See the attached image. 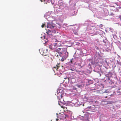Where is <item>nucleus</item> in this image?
Returning a JSON list of instances; mask_svg holds the SVG:
<instances>
[{
    "label": "nucleus",
    "instance_id": "f257e3e1",
    "mask_svg": "<svg viewBox=\"0 0 121 121\" xmlns=\"http://www.w3.org/2000/svg\"><path fill=\"white\" fill-rule=\"evenodd\" d=\"M67 49L66 48H59L55 50L56 52H57L59 54H62L65 52V57H67L68 56V53L67 51Z\"/></svg>",
    "mask_w": 121,
    "mask_h": 121
},
{
    "label": "nucleus",
    "instance_id": "f03ea898",
    "mask_svg": "<svg viewBox=\"0 0 121 121\" xmlns=\"http://www.w3.org/2000/svg\"><path fill=\"white\" fill-rule=\"evenodd\" d=\"M53 41H55L56 43L51 44L52 48V49H54L56 48L58 46H60V42L57 41L56 39H54Z\"/></svg>",
    "mask_w": 121,
    "mask_h": 121
},
{
    "label": "nucleus",
    "instance_id": "7ed1b4c3",
    "mask_svg": "<svg viewBox=\"0 0 121 121\" xmlns=\"http://www.w3.org/2000/svg\"><path fill=\"white\" fill-rule=\"evenodd\" d=\"M116 92L118 95H120L121 94V87L118 88Z\"/></svg>",
    "mask_w": 121,
    "mask_h": 121
},
{
    "label": "nucleus",
    "instance_id": "20e7f679",
    "mask_svg": "<svg viewBox=\"0 0 121 121\" xmlns=\"http://www.w3.org/2000/svg\"><path fill=\"white\" fill-rule=\"evenodd\" d=\"M59 67V64L57 65H56V66L53 67V69L54 70H55V69L56 70H57L58 68Z\"/></svg>",
    "mask_w": 121,
    "mask_h": 121
},
{
    "label": "nucleus",
    "instance_id": "39448f33",
    "mask_svg": "<svg viewBox=\"0 0 121 121\" xmlns=\"http://www.w3.org/2000/svg\"><path fill=\"white\" fill-rule=\"evenodd\" d=\"M46 33L49 35H51L52 33V32L50 30H48L47 31Z\"/></svg>",
    "mask_w": 121,
    "mask_h": 121
},
{
    "label": "nucleus",
    "instance_id": "423d86ee",
    "mask_svg": "<svg viewBox=\"0 0 121 121\" xmlns=\"http://www.w3.org/2000/svg\"><path fill=\"white\" fill-rule=\"evenodd\" d=\"M114 11L113 10H112L110 11V12L109 13V15L114 16L115 15V14L114 13Z\"/></svg>",
    "mask_w": 121,
    "mask_h": 121
},
{
    "label": "nucleus",
    "instance_id": "0eeeda50",
    "mask_svg": "<svg viewBox=\"0 0 121 121\" xmlns=\"http://www.w3.org/2000/svg\"><path fill=\"white\" fill-rule=\"evenodd\" d=\"M75 86L78 87L79 88H81L82 87V85L77 84H76Z\"/></svg>",
    "mask_w": 121,
    "mask_h": 121
},
{
    "label": "nucleus",
    "instance_id": "6e6552de",
    "mask_svg": "<svg viewBox=\"0 0 121 121\" xmlns=\"http://www.w3.org/2000/svg\"><path fill=\"white\" fill-rule=\"evenodd\" d=\"M84 73V71H80L79 73H78V74L80 75H82Z\"/></svg>",
    "mask_w": 121,
    "mask_h": 121
},
{
    "label": "nucleus",
    "instance_id": "1a4fd4ad",
    "mask_svg": "<svg viewBox=\"0 0 121 121\" xmlns=\"http://www.w3.org/2000/svg\"><path fill=\"white\" fill-rule=\"evenodd\" d=\"M63 117H64L63 118H64L65 119L66 117H68V116L65 114H64V115H63Z\"/></svg>",
    "mask_w": 121,
    "mask_h": 121
},
{
    "label": "nucleus",
    "instance_id": "9d476101",
    "mask_svg": "<svg viewBox=\"0 0 121 121\" xmlns=\"http://www.w3.org/2000/svg\"><path fill=\"white\" fill-rule=\"evenodd\" d=\"M73 90H77V88L76 87L73 86Z\"/></svg>",
    "mask_w": 121,
    "mask_h": 121
},
{
    "label": "nucleus",
    "instance_id": "9b49d317",
    "mask_svg": "<svg viewBox=\"0 0 121 121\" xmlns=\"http://www.w3.org/2000/svg\"><path fill=\"white\" fill-rule=\"evenodd\" d=\"M49 1H50L51 3H53L54 2V0H48Z\"/></svg>",
    "mask_w": 121,
    "mask_h": 121
},
{
    "label": "nucleus",
    "instance_id": "f8f14e48",
    "mask_svg": "<svg viewBox=\"0 0 121 121\" xmlns=\"http://www.w3.org/2000/svg\"><path fill=\"white\" fill-rule=\"evenodd\" d=\"M75 101L76 102L75 103H73L74 104H76L77 103H77V102H78V100L77 99H75Z\"/></svg>",
    "mask_w": 121,
    "mask_h": 121
},
{
    "label": "nucleus",
    "instance_id": "ddd939ff",
    "mask_svg": "<svg viewBox=\"0 0 121 121\" xmlns=\"http://www.w3.org/2000/svg\"><path fill=\"white\" fill-rule=\"evenodd\" d=\"M49 47L50 49H52V48L51 45L49 46Z\"/></svg>",
    "mask_w": 121,
    "mask_h": 121
},
{
    "label": "nucleus",
    "instance_id": "4468645a",
    "mask_svg": "<svg viewBox=\"0 0 121 121\" xmlns=\"http://www.w3.org/2000/svg\"><path fill=\"white\" fill-rule=\"evenodd\" d=\"M74 33L75 35H78V33L76 31H75L74 32Z\"/></svg>",
    "mask_w": 121,
    "mask_h": 121
},
{
    "label": "nucleus",
    "instance_id": "2eb2a0df",
    "mask_svg": "<svg viewBox=\"0 0 121 121\" xmlns=\"http://www.w3.org/2000/svg\"><path fill=\"white\" fill-rule=\"evenodd\" d=\"M45 25V24H43L41 26L43 28L44 27V26Z\"/></svg>",
    "mask_w": 121,
    "mask_h": 121
},
{
    "label": "nucleus",
    "instance_id": "dca6fc26",
    "mask_svg": "<svg viewBox=\"0 0 121 121\" xmlns=\"http://www.w3.org/2000/svg\"><path fill=\"white\" fill-rule=\"evenodd\" d=\"M106 77L108 78L107 80L109 81L110 80V78L109 77L107 76Z\"/></svg>",
    "mask_w": 121,
    "mask_h": 121
},
{
    "label": "nucleus",
    "instance_id": "f3484780",
    "mask_svg": "<svg viewBox=\"0 0 121 121\" xmlns=\"http://www.w3.org/2000/svg\"><path fill=\"white\" fill-rule=\"evenodd\" d=\"M119 18L120 19L121 21V15H119Z\"/></svg>",
    "mask_w": 121,
    "mask_h": 121
},
{
    "label": "nucleus",
    "instance_id": "a211bd4d",
    "mask_svg": "<svg viewBox=\"0 0 121 121\" xmlns=\"http://www.w3.org/2000/svg\"><path fill=\"white\" fill-rule=\"evenodd\" d=\"M50 25H49L48 24V25L47 26V27L48 28L49 27L50 28L51 27L50 26Z\"/></svg>",
    "mask_w": 121,
    "mask_h": 121
},
{
    "label": "nucleus",
    "instance_id": "6ab92c4d",
    "mask_svg": "<svg viewBox=\"0 0 121 121\" xmlns=\"http://www.w3.org/2000/svg\"><path fill=\"white\" fill-rule=\"evenodd\" d=\"M76 72H77V73H78H78H79V72H80V71H79V70H76Z\"/></svg>",
    "mask_w": 121,
    "mask_h": 121
},
{
    "label": "nucleus",
    "instance_id": "aec40b11",
    "mask_svg": "<svg viewBox=\"0 0 121 121\" xmlns=\"http://www.w3.org/2000/svg\"><path fill=\"white\" fill-rule=\"evenodd\" d=\"M73 59H72L70 60V62L71 63L72 62V60Z\"/></svg>",
    "mask_w": 121,
    "mask_h": 121
},
{
    "label": "nucleus",
    "instance_id": "412c9836",
    "mask_svg": "<svg viewBox=\"0 0 121 121\" xmlns=\"http://www.w3.org/2000/svg\"><path fill=\"white\" fill-rule=\"evenodd\" d=\"M109 6L110 7H114L115 6H112V5H109Z\"/></svg>",
    "mask_w": 121,
    "mask_h": 121
},
{
    "label": "nucleus",
    "instance_id": "4be33fe9",
    "mask_svg": "<svg viewBox=\"0 0 121 121\" xmlns=\"http://www.w3.org/2000/svg\"><path fill=\"white\" fill-rule=\"evenodd\" d=\"M61 60L62 61H64V59H63V58H62L61 59Z\"/></svg>",
    "mask_w": 121,
    "mask_h": 121
},
{
    "label": "nucleus",
    "instance_id": "5701e85b",
    "mask_svg": "<svg viewBox=\"0 0 121 121\" xmlns=\"http://www.w3.org/2000/svg\"><path fill=\"white\" fill-rule=\"evenodd\" d=\"M78 65L79 66L81 67V68H82V66H81V65L80 64H78Z\"/></svg>",
    "mask_w": 121,
    "mask_h": 121
},
{
    "label": "nucleus",
    "instance_id": "b1692460",
    "mask_svg": "<svg viewBox=\"0 0 121 121\" xmlns=\"http://www.w3.org/2000/svg\"><path fill=\"white\" fill-rule=\"evenodd\" d=\"M55 56H58V55H57L56 54H55Z\"/></svg>",
    "mask_w": 121,
    "mask_h": 121
},
{
    "label": "nucleus",
    "instance_id": "393cba45",
    "mask_svg": "<svg viewBox=\"0 0 121 121\" xmlns=\"http://www.w3.org/2000/svg\"><path fill=\"white\" fill-rule=\"evenodd\" d=\"M113 95L111 94V95H110V96H113Z\"/></svg>",
    "mask_w": 121,
    "mask_h": 121
},
{
    "label": "nucleus",
    "instance_id": "a878e982",
    "mask_svg": "<svg viewBox=\"0 0 121 121\" xmlns=\"http://www.w3.org/2000/svg\"><path fill=\"white\" fill-rule=\"evenodd\" d=\"M57 93H59H59H60V92H58V91H57Z\"/></svg>",
    "mask_w": 121,
    "mask_h": 121
},
{
    "label": "nucleus",
    "instance_id": "bb28decb",
    "mask_svg": "<svg viewBox=\"0 0 121 121\" xmlns=\"http://www.w3.org/2000/svg\"><path fill=\"white\" fill-rule=\"evenodd\" d=\"M58 119H56V121H58Z\"/></svg>",
    "mask_w": 121,
    "mask_h": 121
},
{
    "label": "nucleus",
    "instance_id": "cd10ccee",
    "mask_svg": "<svg viewBox=\"0 0 121 121\" xmlns=\"http://www.w3.org/2000/svg\"><path fill=\"white\" fill-rule=\"evenodd\" d=\"M107 96H105V98H107Z\"/></svg>",
    "mask_w": 121,
    "mask_h": 121
},
{
    "label": "nucleus",
    "instance_id": "c85d7f7f",
    "mask_svg": "<svg viewBox=\"0 0 121 121\" xmlns=\"http://www.w3.org/2000/svg\"><path fill=\"white\" fill-rule=\"evenodd\" d=\"M89 107V108H91V107Z\"/></svg>",
    "mask_w": 121,
    "mask_h": 121
},
{
    "label": "nucleus",
    "instance_id": "c756f323",
    "mask_svg": "<svg viewBox=\"0 0 121 121\" xmlns=\"http://www.w3.org/2000/svg\"><path fill=\"white\" fill-rule=\"evenodd\" d=\"M60 95H61V93H60Z\"/></svg>",
    "mask_w": 121,
    "mask_h": 121
},
{
    "label": "nucleus",
    "instance_id": "7c9ffc66",
    "mask_svg": "<svg viewBox=\"0 0 121 121\" xmlns=\"http://www.w3.org/2000/svg\"><path fill=\"white\" fill-rule=\"evenodd\" d=\"M116 4L117 5H118V4Z\"/></svg>",
    "mask_w": 121,
    "mask_h": 121
},
{
    "label": "nucleus",
    "instance_id": "2f4dec72",
    "mask_svg": "<svg viewBox=\"0 0 121 121\" xmlns=\"http://www.w3.org/2000/svg\"><path fill=\"white\" fill-rule=\"evenodd\" d=\"M62 108H64V107H62Z\"/></svg>",
    "mask_w": 121,
    "mask_h": 121
},
{
    "label": "nucleus",
    "instance_id": "473e14b6",
    "mask_svg": "<svg viewBox=\"0 0 121 121\" xmlns=\"http://www.w3.org/2000/svg\"><path fill=\"white\" fill-rule=\"evenodd\" d=\"M71 70H72V69H70Z\"/></svg>",
    "mask_w": 121,
    "mask_h": 121
}]
</instances>
